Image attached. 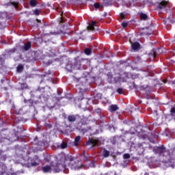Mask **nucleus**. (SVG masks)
<instances>
[{
	"instance_id": "obj_1",
	"label": "nucleus",
	"mask_w": 175,
	"mask_h": 175,
	"mask_svg": "<svg viewBox=\"0 0 175 175\" xmlns=\"http://www.w3.org/2000/svg\"><path fill=\"white\" fill-rule=\"evenodd\" d=\"M154 151L156 154H159L160 157H163L162 165L163 169H166V167H175V156L168 150H166L165 146L154 147Z\"/></svg>"
},
{
	"instance_id": "obj_2",
	"label": "nucleus",
	"mask_w": 175,
	"mask_h": 175,
	"mask_svg": "<svg viewBox=\"0 0 175 175\" xmlns=\"http://www.w3.org/2000/svg\"><path fill=\"white\" fill-rule=\"evenodd\" d=\"M56 159H60V167L64 166L68 170L69 173V168L72 170H79L83 169L84 165L81 164V162L77 161V159L73 158L72 156H65L64 154H58L56 156Z\"/></svg>"
},
{
	"instance_id": "obj_3",
	"label": "nucleus",
	"mask_w": 175,
	"mask_h": 175,
	"mask_svg": "<svg viewBox=\"0 0 175 175\" xmlns=\"http://www.w3.org/2000/svg\"><path fill=\"white\" fill-rule=\"evenodd\" d=\"M57 163L55 166L46 165L42 167V170L44 173H51V172H53V173H59V172H64L66 174H68V169L65 167V165H62L61 167V161L60 159H57Z\"/></svg>"
},
{
	"instance_id": "obj_4",
	"label": "nucleus",
	"mask_w": 175,
	"mask_h": 175,
	"mask_svg": "<svg viewBox=\"0 0 175 175\" xmlns=\"http://www.w3.org/2000/svg\"><path fill=\"white\" fill-rule=\"evenodd\" d=\"M40 162V159L38 156H35L33 158H29L27 160H25L24 158L21 157L18 163H21L24 167H32L39 166Z\"/></svg>"
},
{
	"instance_id": "obj_5",
	"label": "nucleus",
	"mask_w": 175,
	"mask_h": 175,
	"mask_svg": "<svg viewBox=\"0 0 175 175\" xmlns=\"http://www.w3.org/2000/svg\"><path fill=\"white\" fill-rule=\"evenodd\" d=\"M0 173L1 175H18L24 173V171H18L14 172L12 169H8L5 165L0 167Z\"/></svg>"
},
{
	"instance_id": "obj_6",
	"label": "nucleus",
	"mask_w": 175,
	"mask_h": 175,
	"mask_svg": "<svg viewBox=\"0 0 175 175\" xmlns=\"http://www.w3.org/2000/svg\"><path fill=\"white\" fill-rule=\"evenodd\" d=\"M168 6H169V2L163 1L159 4L158 8L160 10L165 9V11H166Z\"/></svg>"
},
{
	"instance_id": "obj_7",
	"label": "nucleus",
	"mask_w": 175,
	"mask_h": 175,
	"mask_svg": "<svg viewBox=\"0 0 175 175\" xmlns=\"http://www.w3.org/2000/svg\"><path fill=\"white\" fill-rule=\"evenodd\" d=\"M88 29L90 31H98V25H96V21H92V24L89 25Z\"/></svg>"
},
{
	"instance_id": "obj_8",
	"label": "nucleus",
	"mask_w": 175,
	"mask_h": 175,
	"mask_svg": "<svg viewBox=\"0 0 175 175\" xmlns=\"http://www.w3.org/2000/svg\"><path fill=\"white\" fill-rule=\"evenodd\" d=\"M87 146H91L90 148L98 146V140L96 139H89L87 142Z\"/></svg>"
},
{
	"instance_id": "obj_9",
	"label": "nucleus",
	"mask_w": 175,
	"mask_h": 175,
	"mask_svg": "<svg viewBox=\"0 0 175 175\" xmlns=\"http://www.w3.org/2000/svg\"><path fill=\"white\" fill-rule=\"evenodd\" d=\"M31 42H28L27 43H25L23 46H22L21 48V51H28V50H29V49H31Z\"/></svg>"
},
{
	"instance_id": "obj_10",
	"label": "nucleus",
	"mask_w": 175,
	"mask_h": 175,
	"mask_svg": "<svg viewBox=\"0 0 175 175\" xmlns=\"http://www.w3.org/2000/svg\"><path fill=\"white\" fill-rule=\"evenodd\" d=\"M120 78L116 79L113 77L111 75H108V81L109 83H117L118 81H120Z\"/></svg>"
},
{
	"instance_id": "obj_11",
	"label": "nucleus",
	"mask_w": 175,
	"mask_h": 175,
	"mask_svg": "<svg viewBox=\"0 0 175 175\" xmlns=\"http://www.w3.org/2000/svg\"><path fill=\"white\" fill-rule=\"evenodd\" d=\"M109 110L111 113H113V111H117V110H118V106L117 105H111L109 106Z\"/></svg>"
},
{
	"instance_id": "obj_12",
	"label": "nucleus",
	"mask_w": 175,
	"mask_h": 175,
	"mask_svg": "<svg viewBox=\"0 0 175 175\" xmlns=\"http://www.w3.org/2000/svg\"><path fill=\"white\" fill-rule=\"evenodd\" d=\"M133 50H140V44L139 42H134L131 46Z\"/></svg>"
},
{
	"instance_id": "obj_13",
	"label": "nucleus",
	"mask_w": 175,
	"mask_h": 175,
	"mask_svg": "<svg viewBox=\"0 0 175 175\" xmlns=\"http://www.w3.org/2000/svg\"><path fill=\"white\" fill-rule=\"evenodd\" d=\"M68 120L70 121V122H75L76 121V116L74 115H70L68 116Z\"/></svg>"
},
{
	"instance_id": "obj_14",
	"label": "nucleus",
	"mask_w": 175,
	"mask_h": 175,
	"mask_svg": "<svg viewBox=\"0 0 175 175\" xmlns=\"http://www.w3.org/2000/svg\"><path fill=\"white\" fill-rule=\"evenodd\" d=\"M81 139V137L77 136L75 139V145L77 147L79 146V143H80V140Z\"/></svg>"
},
{
	"instance_id": "obj_15",
	"label": "nucleus",
	"mask_w": 175,
	"mask_h": 175,
	"mask_svg": "<svg viewBox=\"0 0 175 175\" xmlns=\"http://www.w3.org/2000/svg\"><path fill=\"white\" fill-rule=\"evenodd\" d=\"M103 155L104 158H107L110 155V152L107 150H104L103 152Z\"/></svg>"
},
{
	"instance_id": "obj_16",
	"label": "nucleus",
	"mask_w": 175,
	"mask_h": 175,
	"mask_svg": "<svg viewBox=\"0 0 175 175\" xmlns=\"http://www.w3.org/2000/svg\"><path fill=\"white\" fill-rule=\"evenodd\" d=\"M139 15L141 20H148V16H147V14L141 13Z\"/></svg>"
},
{
	"instance_id": "obj_17",
	"label": "nucleus",
	"mask_w": 175,
	"mask_h": 175,
	"mask_svg": "<svg viewBox=\"0 0 175 175\" xmlns=\"http://www.w3.org/2000/svg\"><path fill=\"white\" fill-rule=\"evenodd\" d=\"M84 53L86 54V55H90V54L92 53V50H91L90 48H86L84 50Z\"/></svg>"
},
{
	"instance_id": "obj_18",
	"label": "nucleus",
	"mask_w": 175,
	"mask_h": 175,
	"mask_svg": "<svg viewBox=\"0 0 175 175\" xmlns=\"http://www.w3.org/2000/svg\"><path fill=\"white\" fill-rule=\"evenodd\" d=\"M23 69H24V66H23V65L21 64H19L16 68L17 72H18L19 73H21V72H23Z\"/></svg>"
},
{
	"instance_id": "obj_19",
	"label": "nucleus",
	"mask_w": 175,
	"mask_h": 175,
	"mask_svg": "<svg viewBox=\"0 0 175 175\" xmlns=\"http://www.w3.org/2000/svg\"><path fill=\"white\" fill-rule=\"evenodd\" d=\"M36 0H30V5L32 6V8H34V6H36Z\"/></svg>"
},
{
	"instance_id": "obj_20",
	"label": "nucleus",
	"mask_w": 175,
	"mask_h": 175,
	"mask_svg": "<svg viewBox=\"0 0 175 175\" xmlns=\"http://www.w3.org/2000/svg\"><path fill=\"white\" fill-rule=\"evenodd\" d=\"M33 14H35L36 16H39V14H40V10H33Z\"/></svg>"
},
{
	"instance_id": "obj_21",
	"label": "nucleus",
	"mask_w": 175,
	"mask_h": 175,
	"mask_svg": "<svg viewBox=\"0 0 175 175\" xmlns=\"http://www.w3.org/2000/svg\"><path fill=\"white\" fill-rule=\"evenodd\" d=\"M60 148H66V147H68V144L65 142H63L59 146Z\"/></svg>"
},
{
	"instance_id": "obj_22",
	"label": "nucleus",
	"mask_w": 175,
	"mask_h": 175,
	"mask_svg": "<svg viewBox=\"0 0 175 175\" xmlns=\"http://www.w3.org/2000/svg\"><path fill=\"white\" fill-rule=\"evenodd\" d=\"M16 51H17V49L13 48L12 49H10L8 53L9 54H13V53H16Z\"/></svg>"
},
{
	"instance_id": "obj_23",
	"label": "nucleus",
	"mask_w": 175,
	"mask_h": 175,
	"mask_svg": "<svg viewBox=\"0 0 175 175\" xmlns=\"http://www.w3.org/2000/svg\"><path fill=\"white\" fill-rule=\"evenodd\" d=\"M123 157L124 159H129L131 158V155L128 153L124 154Z\"/></svg>"
},
{
	"instance_id": "obj_24",
	"label": "nucleus",
	"mask_w": 175,
	"mask_h": 175,
	"mask_svg": "<svg viewBox=\"0 0 175 175\" xmlns=\"http://www.w3.org/2000/svg\"><path fill=\"white\" fill-rule=\"evenodd\" d=\"M6 155L3 154V155H1V157H0V161H6Z\"/></svg>"
},
{
	"instance_id": "obj_25",
	"label": "nucleus",
	"mask_w": 175,
	"mask_h": 175,
	"mask_svg": "<svg viewBox=\"0 0 175 175\" xmlns=\"http://www.w3.org/2000/svg\"><path fill=\"white\" fill-rule=\"evenodd\" d=\"M122 26L123 27V28H126V27H128V23L126 22H123L122 23Z\"/></svg>"
},
{
	"instance_id": "obj_26",
	"label": "nucleus",
	"mask_w": 175,
	"mask_h": 175,
	"mask_svg": "<svg viewBox=\"0 0 175 175\" xmlns=\"http://www.w3.org/2000/svg\"><path fill=\"white\" fill-rule=\"evenodd\" d=\"M94 8L96 9H99V8H100V4H99L98 3H94Z\"/></svg>"
},
{
	"instance_id": "obj_27",
	"label": "nucleus",
	"mask_w": 175,
	"mask_h": 175,
	"mask_svg": "<svg viewBox=\"0 0 175 175\" xmlns=\"http://www.w3.org/2000/svg\"><path fill=\"white\" fill-rule=\"evenodd\" d=\"M90 167H95V162L92 161L90 163V164L89 165Z\"/></svg>"
},
{
	"instance_id": "obj_28",
	"label": "nucleus",
	"mask_w": 175,
	"mask_h": 175,
	"mask_svg": "<svg viewBox=\"0 0 175 175\" xmlns=\"http://www.w3.org/2000/svg\"><path fill=\"white\" fill-rule=\"evenodd\" d=\"M122 91H123V90H122V88H119L117 90V92H118V94H122Z\"/></svg>"
},
{
	"instance_id": "obj_29",
	"label": "nucleus",
	"mask_w": 175,
	"mask_h": 175,
	"mask_svg": "<svg viewBox=\"0 0 175 175\" xmlns=\"http://www.w3.org/2000/svg\"><path fill=\"white\" fill-rule=\"evenodd\" d=\"M145 35H152V31L150 30L149 32L146 31Z\"/></svg>"
},
{
	"instance_id": "obj_30",
	"label": "nucleus",
	"mask_w": 175,
	"mask_h": 175,
	"mask_svg": "<svg viewBox=\"0 0 175 175\" xmlns=\"http://www.w3.org/2000/svg\"><path fill=\"white\" fill-rule=\"evenodd\" d=\"M120 18H122V20H124V18H125V14L124 13L120 14Z\"/></svg>"
},
{
	"instance_id": "obj_31",
	"label": "nucleus",
	"mask_w": 175,
	"mask_h": 175,
	"mask_svg": "<svg viewBox=\"0 0 175 175\" xmlns=\"http://www.w3.org/2000/svg\"><path fill=\"white\" fill-rule=\"evenodd\" d=\"M171 113H172V114H174V113H175V107H173L172 109H171Z\"/></svg>"
},
{
	"instance_id": "obj_32",
	"label": "nucleus",
	"mask_w": 175,
	"mask_h": 175,
	"mask_svg": "<svg viewBox=\"0 0 175 175\" xmlns=\"http://www.w3.org/2000/svg\"><path fill=\"white\" fill-rule=\"evenodd\" d=\"M12 3V5L16 8V9H17V3L13 2V3Z\"/></svg>"
},
{
	"instance_id": "obj_33",
	"label": "nucleus",
	"mask_w": 175,
	"mask_h": 175,
	"mask_svg": "<svg viewBox=\"0 0 175 175\" xmlns=\"http://www.w3.org/2000/svg\"><path fill=\"white\" fill-rule=\"evenodd\" d=\"M104 99L105 100H103L104 103H107V102H109V100H107L106 98H104Z\"/></svg>"
},
{
	"instance_id": "obj_34",
	"label": "nucleus",
	"mask_w": 175,
	"mask_h": 175,
	"mask_svg": "<svg viewBox=\"0 0 175 175\" xmlns=\"http://www.w3.org/2000/svg\"><path fill=\"white\" fill-rule=\"evenodd\" d=\"M51 126H52L51 124H46V128H49L50 129V128H51Z\"/></svg>"
},
{
	"instance_id": "obj_35",
	"label": "nucleus",
	"mask_w": 175,
	"mask_h": 175,
	"mask_svg": "<svg viewBox=\"0 0 175 175\" xmlns=\"http://www.w3.org/2000/svg\"><path fill=\"white\" fill-rule=\"evenodd\" d=\"M37 21H38V23H40V21H39L38 19H37Z\"/></svg>"
},
{
	"instance_id": "obj_36",
	"label": "nucleus",
	"mask_w": 175,
	"mask_h": 175,
	"mask_svg": "<svg viewBox=\"0 0 175 175\" xmlns=\"http://www.w3.org/2000/svg\"><path fill=\"white\" fill-rule=\"evenodd\" d=\"M35 140H38V137H36V138H35Z\"/></svg>"
}]
</instances>
